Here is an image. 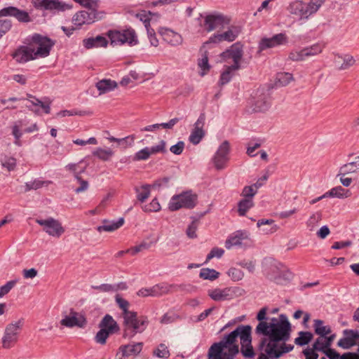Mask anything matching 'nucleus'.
Here are the masks:
<instances>
[{"label":"nucleus","mask_w":359,"mask_h":359,"mask_svg":"<svg viewBox=\"0 0 359 359\" xmlns=\"http://www.w3.org/2000/svg\"><path fill=\"white\" fill-rule=\"evenodd\" d=\"M290 332V323L284 316H280V319L273 318L269 322L259 323L256 332L268 337L261 340L259 351L271 353V351L276 347L279 341L289 339Z\"/></svg>","instance_id":"obj_1"},{"label":"nucleus","mask_w":359,"mask_h":359,"mask_svg":"<svg viewBox=\"0 0 359 359\" xmlns=\"http://www.w3.org/2000/svg\"><path fill=\"white\" fill-rule=\"evenodd\" d=\"M123 337L132 338L137 333H142L147 325L146 318L137 317V313L135 311L127 313L123 316Z\"/></svg>","instance_id":"obj_2"},{"label":"nucleus","mask_w":359,"mask_h":359,"mask_svg":"<svg viewBox=\"0 0 359 359\" xmlns=\"http://www.w3.org/2000/svg\"><path fill=\"white\" fill-rule=\"evenodd\" d=\"M238 352V346H231L226 337L219 343H215L210 346L208 356L210 359H233Z\"/></svg>","instance_id":"obj_3"},{"label":"nucleus","mask_w":359,"mask_h":359,"mask_svg":"<svg viewBox=\"0 0 359 359\" xmlns=\"http://www.w3.org/2000/svg\"><path fill=\"white\" fill-rule=\"evenodd\" d=\"M197 203V195L191 191H183L172 196L168 203V208L171 211H176L181 208L192 209Z\"/></svg>","instance_id":"obj_4"},{"label":"nucleus","mask_w":359,"mask_h":359,"mask_svg":"<svg viewBox=\"0 0 359 359\" xmlns=\"http://www.w3.org/2000/svg\"><path fill=\"white\" fill-rule=\"evenodd\" d=\"M55 43L47 36L34 34L29 46L33 49L35 58L47 57Z\"/></svg>","instance_id":"obj_5"},{"label":"nucleus","mask_w":359,"mask_h":359,"mask_svg":"<svg viewBox=\"0 0 359 359\" xmlns=\"http://www.w3.org/2000/svg\"><path fill=\"white\" fill-rule=\"evenodd\" d=\"M109 38L111 40V43L114 46L126 43L133 46L138 43L137 36L133 29H127L123 31H109Z\"/></svg>","instance_id":"obj_6"},{"label":"nucleus","mask_w":359,"mask_h":359,"mask_svg":"<svg viewBox=\"0 0 359 359\" xmlns=\"http://www.w3.org/2000/svg\"><path fill=\"white\" fill-rule=\"evenodd\" d=\"M60 325L69 328L74 327L83 328L86 325V319L82 313L70 309L69 311L62 312Z\"/></svg>","instance_id":"obj_7"},{"label":"nucleus","mask_w":359,"mask_h":359,"mask_svg":"<svg viewBox=\"0 0 359 359\" xmlns=\"http://www.w3.org/2000/svg\"><path fill=\"white\" fill-rule=\"evenodd\" d=\"M22 325L23 319H20L16 322L11 323L7 325L2 338L4 348H9L17 342Z\"/></svg>","instance_id":"obj_8"},{"label":"nucleus","mask_w":359,"mask_h":359,"mask_svg":"<svg viewBox=\"0 0 359 359\" xmlns=\"http://www.w3.org/2000/svg\"><path fill=\"white\" fill-rule=\"evenodd\" d=\"M105 13L98 11H81L76 13L73 17L74 25L81 27L83 25L92 24L104 17Z\"/></svg>","instance_id":"obj_9"},{"label":"nucleus","mask_w":359,"mask_h":359,"mask_svg":"<svg viewBox=\"0 0 359 359\" xmlns=\"http://www.w3.org/2000/svg\"><path fill=\"white\" fill-rule=\"evenodd\" d=\"M36 222L43 226V231L50 236L60 238L65 231L61 222L53 217L46 219H36Z\"/></svg>","instance_id":"obj_10"},{"label":"nucleus","mask_w":359,"mask_h":359,"mask_svg":"<svg viewBox=\"0 0 359 359\" xmlns=\"http://www.w3.org/2000/svg\"><path fill=\"white\" fill-rule=\"evenodd\" d=\"M292 273L283 264L278 263L273 266L269 278L278 284H284L292 278Z\"/></svg>","instance_id":"obj_11"},{"label":"nucleus","mask_w":359,"mask_h":359,"mask_svg":"<svg viewBox=\"0 0 359 359\" xmlns=\"http://www.w3.org/2000/svg\"><path fill=\"white\" fill-rule=\"evenodd\" d=\"M251 330L252 327L250 325H239L226 336L227 341H229L231 346H238L235 342L239 337L241 344L252 342Z\"/></svg>","instance_id":"obj_12"},{"label":"nucleus","mask_w":359,"mask_h":359,"mask_svg":"<svg viewBox=\"0 0 359 359\" xmlns=\"http://www.w3.org/2000/svg\"><path fill=\"white\" fill-rule=\"evenodd\" d=\"M239 288L236 287L215 288L208 291V295L216 302L231 300L237 296Z\"/></svg>","instance_id":"obj_13"},{"label":"nucleus","mask_w":359,"mask_h":359,"mask_svg":"<svg viewBox=\"0 0 359 359\" xmlns=\"http://www.w3.org/2000/svg\"><path fill=\"white\" fill-rule=\"evenodd\" d=\"M229 143L228 141L223 142L219 147L212 158V162L217 170H222L226 167L229 161Z\"/></svg>","instance_id":"obj_14"},{"label":"nucleus","mask_w":359,"mask_h":359,"mask_svg":"<svg viewBox=\"0 0 359 359\" xmlns=\"http://www.w3.org/2000/svg\"><path fill=\"white\" fill-rule=\"evenodd\" d=\"M287 41V36L285 34H277L270 38H262L259 43V49L262 51L268 48H276L282 45H285Z\"/></svg>","instance_id":"obj_15"},{"label":"nucleus","mask_w":359,"mask_h":359,"mask_svg":"<svg viewBox=\"0 0 359 359\" xmlns=\"http://www.w3.org/2000/svg\"><path fill=\"white\" fill-rule=\"evenodd\" d=\"M250 241V233L245 230H239L231 233L225 242V247L231 249L234 246H241L247 245Z\"/></svg>","instance_id":"obj_16"},{"label":"nucleus","mask_w":359,"mask_h":359,"mask_svg":"<svg viewBox=\"0 0 359 359\" xmlns=\"http://www.w3.org/2000/svg\"><path fill=\"white\" fill-rule=\"evenodd\" d=\"M229 23V20L222 15H209L205 19L204 27L208 32H211Z\"/></svg>","instance_id":"obj_17"},{"label":"nucleus","mask_w":359,"mask_h":359,"mask_svg":"<svg viewBox=\"0 0 359 359\" xmlns=\"http://www.w3.org/2000/svg\"><path fill=\"white\" fill-rule=\"evenodd\" d=\"M205 117L203 114H201L196 122L194 123V128L191 131L189 140L193 144H198L205 136L203 126L205 125Z\"/></svg>","instance_id":"obj_18"},{"label":"nucleus","mask_w":359,"mask_h":359,"mask_svg":"<svg viewBox=\"0 0 359 359\" xmlns=\"http://www.w3.org/2000/svg\"><path fill=\"white\" fill-rule=\"evenodd\" d=\"M243 50L242 47L235 43L231 46V48L222 53V57L224 60H231L233 64L231 65H236L238 69L241 68V62L243 57Z\"/></svg>","instance_id":"obj_19"},{"label":"nucleus","mask_w":359,"mask_h":359,"mask_svg":"<svg viewBox=\"0 0 359 359\" xmlns=\"http://www.w3.org/2000/svg\"><path fill=\"white\" fill-rule=\"evenodd\" d=\"M241 29L237 26H232L229 29L222 34H216L210 37V42L217 43L223 41L229 42L233 41L239 35Z\"/></svg>","instance_id":"obj_20"},{"label":"nucleus","mask_w":359,"mask_h":359,"mask_svg":"<svg viewBox=\"0 0 359 359\" xmlns=\"http://www.w3.org/2000/svg\"><path fill=\"white\" fill-rule=\"evenodd\" d=\"M28 102L30 103L29 105H27V107L34 112L36 114H40V109H41L46 114L50 113V102L48 100L41 101L32 95H29Z\"/></svg>","instance_id":"obj_21"},{"label":"nucleus","mask_w":359,"mask_h":359,"mask_svg":"<svg viewBox=\"0 0 359 359\" xmlns=\"http://www.w3.org/2000/svg\"><path fill=\"white\" fill-rule=\"evenodd\" d=\"M158 32L163 39L172 46H179L182 43V36L170 29L161 27Z\"/></svg>","instance_id":"obj_22"},{"label":"nucleus","mask_w":359,"mask_h":359,"mask_svg":"<svg viewBox=\"0 0 359 359\" xmlns=\"http://www.w3.org/2000/svg\"><path fill=\"white\" fill-rule=\"evenodd\" d=\"M13 16L20 22H29V16L25 11L18 8L9 6L0 10V17Z\"/></svg>","instance_id":"obj_23"},{"label":"nucleus","mask_w":359,"mask_h":359,"mask_svg":"<svg viewBox=\"0 0 359 359\" xmlns=\"http://www.w3.org/2000/svg\"><path fill=\"white\" fill-rule=\"evenodd\" d=\"M355 59L353 56L345 54H335L333 58V62L336 68L339 70H345L349 69L355 64Z\"/></svg>","instance_id":"obj_24"},{"label":"nucleus","mask_w":359,"mask_h":359,"mask_svg":"<svg viewBox=\"0 0 359 359\" xmlns=\"http://www.w3.org/2000/svg\"><path fill=\"white\" fill-rule=\"evenodd\" d=\"M13 57L17 62L22 63L36 59L34 53H33V49H31L29 45L18 48L13 54Z\"/></svg>","instance_id":"obj_25"},{"label":"nucleus","mask_w":359,"mask_h":359,"mask_svg":"<svg viewBox=\"0 0 359 359\" xmlns=\"http://www.w3.org/2000/svg\"><path fill=\"white\" fill-rule=\"evenodd\" d=\"M253 110L257 112L267 111L271 107V98L269 94L262 93L257 95L253 102Z\"/></svg>","instance_id":"obj_26"},{"label":"nucleus","mask_w":359,"mask_h":359,"mask_svg":"<svg viewBox=\"0 0 359 359\" xmlns=\"http://www.w3.org/2000/svg\"><path fill=\"white\" fill-rule=\"evenodd\" d=\"M287 10L291 14L295 15L300 18H308L309 17L307 13L306 4L300 1H294L290 3Z\"/></svg>","instance_id":"obj_27"},{"label":"nucleus","mask_w":359,"mask_h":359,"mask_svg":"<svg viewBox=\"0 0 359 359\" xmlns=\"http://www.w3.org/2000/svg\"><path fill=\"white\" fill-rule=\"evenodd\" d=\"M142 346L143 344L142 342H137L133 344L123 345L119 348V353H121L122 357L136 355L141 352Z\"/></svg>","instance_id":"obj_28"},{"label":"nucleus","mask_w":359,"mask_h":359,"mask_svg":"<svg viewBox=\"0 0 359 359\" xmlns=\"http://www.w3.org/2000/svg\"><path fill=\"white\" fill-rule=\"evenodd\" d=\"M107 39L102 36H97L96 37H90L83 40V45L87 49L93 48L106 47L107 45Z\"/></svg>","instance_id":"obj_29"},{"label":"nucleus","mask_w":359,"mask_h":359,"mask_svg":"<svg viewBox=\"0 0 359 359\" xmlns=\"http://www.w3.org/2000/svg\"><path fill=\"white\" fill-rule=\"evenodd\" d=\"M70 8L71 6L69 4H67L59 0H47L43 9L50 11L60 12Z\"/></svg>","instance_id":"obj_30"},{"label":"nucleus","mask_w":359,"mask_h":359,"mask_svg":"<svg viewBox=\"0 0 359 359\" xmlns=\"http://www.w3.org/2000/svg\"><path fill=\"white\" fill-rule=\"evenodd\" d=\"M334 338V334L330 335L329 337H320L315 341L313 344V348L320 351L329 348Z\"/></svg>","instance_id":"obj_31"},{"label":"nucleus","mask_w":359,"mask_h":359,"mask_svg":"<svg viewBox=\"0 0 359 359\" xmlns=\"http://www.w3.org/2000/svg\"><path fill=\"white\" fill-rule=\"evenodd\" d=\"M117 87L116 81L111 79H102L96 83L100 94H104L114 90Z\"/></svg>","instance_id":"obj_32"},{"label":"nucleus","mask_w":359,"mask_h":359,"mask_svg":"<svg viewBox=\"0 0 359 359\" xmlns=\"http://www.w3.org/2000/svg\"><path fill=\"white\" fill-rule=\"evenodd\" d=\"M359 170V156L355 157V161L342 165L339 169V175H346L353 173Z\"/></svg>","instance_id":"obj_33"},{"label":"nucleus","mask_w":359,"mask_h":359,"mask_svg":"<svg viewBox=\"0 0 359 359\" xmlns=\"http://www.w3.org/2000/svg\"><path fill=\"white\" fill-rule=\"evenodd\" d=\"M140 20L144 22L151 45L157 47L158 46V40L156 38L154 29L150 27L149 19L144 16V18H141Z\"/></svg>","instance_id":"obj_34"},{"label":"nucleus","mask_w":359,"mask_h":359,"mask_svg":"<svg viewBox=\"0 0 359 359\" xmlns=\"http://www.w3.org/2000/svg\"><path fill=\"white\" fill-rule=\"evenodd\" d=\"M100 328L107 329L109 332L113 333L118 329L116 322L110 315H106L100 323Z\"/></svg>","instance_id":"obj_35"},{"label":"nucleus","mask_w":359,"mask_h":359,"mask_svg":"<svg viewBox=\"0 0 359 359\" xmlns=\"http://www.w3.org/2000/svg\"><path fill=\"white\" fill-rule=\"evenodd\" d=\"M172 287V285H169L166 283H161L154 285L150 287V292H151V297H160L163 294H168Z\"/></svg>","instance_id":"obj_36"},{"label":"nucleus","mask_w":359,"mask_h":359,"mask_svg":"<svg viewBox=\"0 0 359 359\" xmlns=\"http://www.w3.org/2000/svg\"><path fill=\"white\" fill-rule=\"evenodd\" d=\"M238 67L236 65H228L226 66L225 69L222 73L219 79L220 85L223 86L226 84L230 81L231 77L233 76V72L238 70Z\"/></svg>","instance_id":"obj_37"},{"label":"nucleus","mask_w":359,"mask_h":359,"mask_svg":"<svg viewBox=\"0 0 359 359\" xmlns=\"http://www.w3.org/2000/svg\"><path fill=\"white\" fill-rule=\"evenodd\" d=\"M124 223L123 218H120L117 222H113L111 223H105L104 225L99 226L97 227L98 232L102 231H114L120 228Z\"/></svg>","instance_id":"obj_38"},{"label":"nucleus","mask_w":359,"mask_h":359,"mask_svg":"<svg viewBox=\"0 0 359 359\" xmlns=\"http://www.w3.org/2000/svg\"><path fill=\"white\" fill-rule=\"evenodd\" d=\"M325 48V45L323 43H315L312 46L304 48L303 50L304 51V55H306V59L315 56L316 55L320 54Z\"/></svg>","instance_id":"obj_39"},{"label":"nucleus","mask_w":359,"mask_h":359,"mask_svg":"<svg viewBox=\"0 0 359 359\" xmlns=\"http://www.w3.org/2000/svg\"><path fill=\"white\" fill-rule=\"evenodd\" d=\"M313 327L316 334L320 337H325L331 333L330 327L324 325V322L321 320H315Z\"/></svg>","instance_id":"obj_40"},{"label":"nucleus","mask_w":359,"mask_h":359,"mask_svg":"<svg viewBox=\"0 0 359 359\" xmlns=\"http://www.w3.org/2000/svg\"><path fill=\"white\" fill-rule=\"evenodd\" d=\"M292 348L293 346L291 345L283 344L281 346H279L278 344L276 348H272V351H271V353L268 354L271 358H280L283 353L291 351Z\"/></svg>","instance_id":"obj_41"},{"label":"nucleus","mask_w":359,"mask_h":359,"mask_svg":"<svg viewBox=\"0 0 359 359\" xmlns=\"http://www.w3.org/2000/svg\"><path fill=\"white\" fill-rule=\"evenodd\" d=\"M0 162L1 166L8 172L14 170L16 167V159L10 156H1Z\"/></svg>","instance_id":"obj_42"},{"label":"nucleus","mask_w":359,"mask_h":359,"mask_svg":"<svg viewBox=\"0 0 359 359\" xmlns=\"http://www.w3.org/2000/svg\"><path fill=\"white\" fill-rule=\"evenodd\" d=\"M93 154L102 161H107L114 156V152L110 149L98 147L95 149Z\"/></svg>","instance_id":"obj_43"},{"label":"nucleus","mask_w":359,"mask_h":359,"mask_svg":"<svg viewBox=\"0 0 359 359\" xmlns=\"http://www.w3.org/2000/svg\"><path fill=\"white\" fill-rule=\"evenodd\" d=\"M293 76L288 72H279L276 74V85L277 86H285L293 81Z\"/></svg>","instance_id":"obj_44"},{"label":"nucleus","mask_w":359,"mask_h":359,"mask_svg":"<svg viewBox=\"0 0 359 359\" xmlns=\"http://www.w3.org/2000/svg\"><path fill=\"white\" fill-rule=\"evenodd\" d=\"M325 194H327V197L330 196L337 198H347L351 195L348 190H346L341 186L334 187Z\"/></svg>","instance_id":"obj_45"},{"label":"nucleus","mask_w":359,"mask_h":359,"mask_svg":"<svg viewBox=\"0 0 359 359\" xmlns=\"http://www.w3.org/2000/svg\"><path fill=\"white\" fill-rule=\"evenodd\" d=\"M151 185L144 184L140 187H136L137 198L142 203L144 202L150 196Z\"/></svg>","instance_id":"obj_46"},{"label":"nucleus","mask_w":359,"mask_h":359,"mask_svg":"<svg viewBox=\"0 0 359 359\" xmlns=\"http://www.w3.org/2000/svg\"><path fill=\"white\" fill-rule=\"evenodd\" d=\"M219 273L215 269L204 268L200 271V278L204 280H214L219 277Z\"/></svg>","instance_id":"obj_47"},{"label":"nucleus","mask_w":359,"mask_h":359,"mask_svg":"<svg viewBox=\"0 0 359 359\" xmlns=\"http://www.w3.org/2000/svg\"><path fill=\"white\" fill-rule=\"evenodd\" d=\"M21 121H19L18 123H15L12 126V135L15 137L14 144L18 147H20L22 145V142L20 140V138L22 137L23 135V132L21 130Z\"/></svg>","instance_id":"obj_48"},{"label":"nucleus","mask_w":359,"mask_h":359,"mask_svg":"<svg viewBox=\"0 0 359 359\" xmlns=\"http://www.w3.org/2000/svg\"><path fill=\"white\" fill-rule=\"evenodd\" d=\"M51 182L50 181H43L39 179L34 180L33 181L27 182L25 183V191H29L30 190L34 189L36 190L43 185H48Z\"/></svg>","instance_id":"obj_49"},{"label":"nucleus","mask_w":359,"mask_h":359,"mask_svg":"<svg viewBox=\"0 0 359 359\" xmlns=\"http://www.w3.org/2000/svg\"><path fill=\"white\" fill-rule=\"evenodd\" d=\"M154 355L163 359H168L170 357V351L167 346L164 344H160L153 351Z\"/></svg>","instance_id":"obj_50"},{"label":"nucleus","mask_w":359,"mask_h":359,"mask_svg":"<svg viewBox=\"0 0 359 359\" xmlns=\"http://www.w3.org/2000/svg\"><path fill=\"white\" fill-rule=\"evenodd\" d=\"M253 206V201L251 198H244L238 203V213L244 216L248 210Z\"/></svg>","instance_id":"obj_51"},{"label":"nucleus","mask_w":359,"mask_h":359,"mask_svg":"<svg viewBox=\"0 0 359 359\" xmlns=\"http://www.w3.org/2000/svg\"><path fill=\"white\" fill-rule=\"evenodd\" d=\"M325 1V0H310V2L306 4L307 13L309 16L316 13Z\"/></svg>","instance_id":"obj_52"},{"label":"nucleus","mask_w":359,"mask_h":359,"mask_svg":"<svg viewBox=\"0 0 359 359\" xmlns=\"http://www.w3.org/2000/svg\"><path fill=\"white\" fill-rule=\"evenodd\" d=\"M241 352L245 358H252L255 355L252 342L241 344Z\"/></svg>","instance_id":"obj_53"},{"label":"nucleus","mask_w":359,"mask_h":359,"mask_svg":"<svg viewBox=\"0 0 359 359\" xmlns=\"http://www.w3.org/2000/svg\"><path fill=\"white\" fill-rule=\"evenodd\" d=\"M115 300H116V302L117 305L118 306V307L123 311V313H122L123 316H126L127 313L133 312V311L128 310V309L130 307V303L127 300L122 298L120 296V294L116 295Z\"/></svg>","instance_id":"obj_54"},{"label":"nucleus","mask_w":359,"mask_h":359,"mask_svg":"<svg viewBox=\"0 0 359 359\" xmlns=\"http://www.w3.org/2000/svg\"><path fill=\"white\" fill-rule=\"evenodd\" d=\"M321 219L322 215L321 213L319 212H315L312 215H311L306 222V225L309 230L313 231L317 226L318 222L321 220Z\"/></svg>","instance_id":"obj_55"},{"label":"nucleus","mask_w":359,"mask_h":359,"mask_svg":"<svg viewBox=\"0 0 359 359\" xmlns=\"http://www.w3.org/2000/svg\"><path fill=\"white\" fill-rule=\"evenodd\" d=\"M313 338V334L309 332H301L299 336L295 339V343L300 346L307 344Z\"/></svg>","instance_id":"obj_56"},{"label":"nucleus","mask_w":359,"mask_h":359,"mask_svg":"<svg viewBox=\"0 0 359 359\" xmlns=\"http://www.w3.org/2000/svg\"><path fill=\"white\" fill-rule=\"evenodd\" d=\"M157 240L153 242L147 243V241H142L140 245L134 246L130 248L131 255H135L137 253L142 252L144 250H148L153 244L156 243Z\"/></svg>","instance_id":"obj_57"},{"label":"nucleus","mask_w":359,"mask_h":359,"mask_svg":"<svg viewBox=\"0 0 359 359\" xmlns=\"http://www.w3.org/2000/svg\"><path fill=\"white\" fill-rule=\"evenodd\" d=\"M81 6L88 8V11H97L99 6V0H74Z\"/></svg>","instance_id":"obj_58"},{"label":"nucleus","mask_w":359,"mask_h":359,"mask_svg":"<svg viewBox=\"0 0 359 359\" xmlns=\"http://www.w3.org/2000/svg\"><path fill=\"white\" fill-rule=\"evenodd\" d=\"M304 51L303 48L301 50H294L290 53L288 57L292 61H304L306 60V55H304Z\"/></svg>","instance_id":"obj_59"},{"label":"nucleus","mask_w":359,"mask_h":359,"mask_svg":"<svg viewBox=\"0 0 359 359\" xmlns=\"http://www.w3.org/2000/svg\"><path fill=\"white\" fill-rule=\"evenodd\" d=\"M110 334L111 332L107 329L101 328L95 337V341L100 344H104Z\"/></svg>","instance_id":"obj_60"},{"label":"nucleus","mask_w":359,"mask_h":359,"mask_svg":"<svg viewBox=\"0 0 359 359\" xmlns=\"http://www.w3.org/2000/svg\"><path fill=\"white\" fill-rule=\"evenodd\" d=\"M149 152V147H144V149L138 151L134 156L135 161H145L150 157Z\"/></svg>","instance_id":"obj_61"},{"label":"nucleus","mask_w":359,"mask_h":359,"mask_svg":"<svg viewBox=\"0 0 359 359\" xmlns=\"http://www.w3.org/2000/svg\"><path fill=\"white\" fill-rule=\"evenodd\" d=\"M228 273L231 279L234 281L240 280L243 279L244 276L243 272L241 269L236 268L230 269Z\"/></svg>","instance_id":"obj_62"},{"label":"nucleus","mask_w":359,"mask_h":359,"mask_svg":"<svg viewBox=\"0 0 359 359\" xmlns=\"http://www.w3.org/2000/svg\"><path fill=\"white\" fill-rule=\"evenodd\" d=\"M257 189L254 185L246 186L243 188L242 195L245 198H251L257 194Z\"/></svg>","instance_id":"obj_63"},{"label":"nucleus","mask_w":359,"mask_h":359,"mask_svg":"<svg viewBox=\"0 0 359 359\" xmlns=\"http://www.w3.org/2000/svg\"><path fill=\"white\" fill-rule=\"evenodd\" d=\"M198 222L197 220H194L188 226L187 229V235L190 238H196V230L198 229Z\"/></svg>","instance_id":"obj_64"}]
</instances>
